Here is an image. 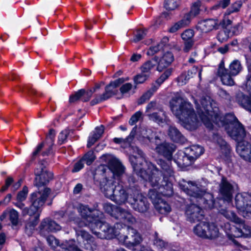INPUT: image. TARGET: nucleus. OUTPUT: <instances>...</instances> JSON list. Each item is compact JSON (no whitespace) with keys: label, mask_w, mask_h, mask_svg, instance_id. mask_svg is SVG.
<instances>
[{"label":"nucleus","mask_w":251,"mask_h":251,"mask_svg":"<svg viewBox=\"0 0 251 251\" xmlns=\"http://www.w3.org/2000/svg\"><path fill=\"white\" fill-rule=\"evenodd\" d=\"M6 216L9 217L13 225L16 226L18 225L19 222V214L16 210L14 209L6 210L0 217V220L3 221Z\"/></svg>","instance_id":"obj_23"},{"label":"nucleus","mask_w":251,"mask_h":251,"mask_svg":"<svg viewBox=\"0 0 251 251\" xmlns=\"http://www.w3.org/2000/svg\"><path fill=\"white\" fill-rule=\"evenodd\" d=\"M170 103L172 112L184 128L189 130H193L199 126L200 122L197 118L192 105L180 95H176L171 100Z\"/></svg>","instance_id":"obj_6"},{"label":"nucleus","mask_w":251,"mask_h":251,"mask_svg":"<svg viewBox=\"0 0 251 251\" xmlns=\"http://www.w3.org/2000/svg\"><path fill=\"white\" fill-rule=\"evenodd\" d=\"M47 241L50 246L52 248L57 247L56 251H59L58 250L59 249V247L62 245V244H66V242H69V241H66L64 243H62L61 245H59V241L53 236L50 235L47 237ZM41 251V249L38 248L33 251ZM60 251H62L61 249Z\"/></svg>","instance_id":"obj_35"},{"label":"nucleus","mask_w":251,"mask_h":251,"mask_svg":"<svg viewBox=\"0 0 251 251\" xmlns=\"http://www.w3.org/2000/svg\"><path fill=\"white\" fill-rule=\"evenodd\" d=\"M243 4L241 0H237L233 3L226 10L225 15H228L233 13H236L240 11Z\"/></svg>","instance_id":"obj_38"},{"label":"nucleus","mask_w":251,"mask_h":251,"mask_svg":"<svg viewBox=\"0 0 251 251\" xmlns=\"http://www.w3.org/2000/svg\"><path fill=\"white\" fill-rule=\"evenodd\" d=\"M249 73L247 76L246 88L248 91L251 90V60H247Z\"/></svg>","instance_id":"obj_44"},{"label":"nucleus","mask_w":251,"mask_h":251,"mask_svg":"<svg viewBox=\"0 0 251 251\" xmlns=\"http://www.w3.org/2000/svg\"><path fill=\"white\" fill-rule=\"evenodd\" d=\"M75 242L74 240H70L69 242H66V244H62L58 251H60L61 249L62 251H82L77 248Z\"/></svg>","instance_id":"obj_37"},{"label":"nucleus","mask_w":251,"mask_h":251,"mask_svg":"<svg viewBox=\"0 0 251 251\" xmlns=\"http://www.w3.org/2000/svg\"><path fill=\"white\" fill-rule=\"evenodd\" d=\"M104 131L103 126L97 127L93 133L89 137L87 143V147L90 148L101 136Z\"/></svg>","instance_id":"obj_26"},{"label":"nucleus","mask_w":251,"mask_h":251,"mask_svg":"<svg viewBox=\"0 0 251 251\" xmlns=\"http://www.w3.org/2000/svg\"><path fill=\"white\" fill-rule=\"evenodd\" d=\"M149 76L148 74H144L141 72L140 74L135 76L134 80L136 84L142 83L147 79Z\"/></svg>","instance_id":"obj_50"},{"label":"nucleus","mask_w":251,"mask_h":251,"mask_svg":"<svg viewBox=\"0 0 251 251\" xmlns=\"http://www.w3.org/2000/svg\"><path fill=\"white\" fill-rule=\"evenodd\" d=\"M184 27L178 21V22L175 23L169 29V32L170 33H175L179 29L183 28Z\"/></svg>","instance_id":"obj_62"},{"label":"nucleus","mask_w":251,"mask_h":251,"mask_svg":"<svg viewBox=\"0 0 251 251\" xmlns=\"http://www.w3.org/2000/svg\"><path fill=\"white\" fill-rule=\"evenodd\" d=\"M96 158L94 153L93 151H88L81 158L83 162H85L87 165H90Z\"/></svg>","instance_id":"obj_40"},{"label":"nucleus","mask_w":251,"mask_h":251,"mask_svg":"<svg viewBox=\"0 0 251 251\" xmlns=\"http://www.w3.org/2000/svg\"><path fill=\"white\" fill-rule=\"evenodd\" d=\"M219 211L225 218L233 223L235 224L242 223V219L238 218L232 211L221 208Z\"/></svg>","instance_id":"obj_30"},{"label":"nucleus","mask_w":251,"mask_h":251,"mask_svg":"<svg viewBox=\"0 0 251 251\" xmlns=\"http://www.w3.org/2000/svg\"><path fill=\"white\" fill-rule=\"evenodd\" d=\"M236 224L238 225V227L233 228L234 233L232 235L234 237L238 238L251 235V228L245 224L244 221L242 220L241 223H237Z\"/></svg>","instance_id":"obj_21"},{"label":"nucleus","mask_w":251,"mask_h":251,"mask_svg":"<svg viewBox=\"0 0 251 251\" xmlns=\"http://www.w3.org/2000/svg\"><path fill=\"white\" fill-rule=\"evenodd\" d=\"M55 135V131L53 129H50L46 138V142L49 144L48 151H47L43 152V156L48 155L50 153L51 150V147L54 143V139Z\"/></svg>","instance_id":"obj_34"},{"label":"nucleus","mask_w":251,"mask_h":251,"mask_svg":"<svg viewBox=\"0 0 251 251\" xmlns=\"http://www.w3.org/2000/svg\"><path fill=\"white\" fill-rule=\"evenodd\" d=\"M184 46L183 48L184 51L187 52H188L192 48L194 41H184Z\"/></svg>","instance_id":"obj_64"},{"label":"nucleus","mask_w":251,"mask_h":251,"mask_svg":"<svg viewBox=\"0 0 251 251\" xmlns=\"http://www.w3.org/2000/svg\"><path fill=\"white\" fill-rule=\"evenodd\" d=\"M190 72H188L187 75L186 73L181 74L177 78L178 82L179 85H183L186 83L187 80L190 78V75H189Z\"/></svg>","instance_id":"obj_52"},{"label":"nucleus","mask_w":251,"mask_h":251,"mask_svg":"<svg viewBox=\"0 0 251 251\" xmlns=\"http://www.w3.org/2000/svg\"><path fill=\"white\" fill-rule=\"evenodd\" d=\"M180 187L186 194L190 196V201L194 203L196 202L199 205L198 206L192 203L186 207L185 214L188 220L191 222H195L202 219L203 211L200 206L205 209L220 207L218 203L214 202L213 195L202 191L196 183L184 181L183 183L180 184Z\"/></svg>","instance_id":"obj_4"},{"label":"nucleus","mask_w":251,"mask_h":251,"mask_svg":"<svg viewBox=\"0 0 251 251\" xmlns=\"http://www.w3.org/2000/svg\"><path fill=\"white\" fill-rule=\"evenodd\" d=\"M238 190L237 184L223 177L219 186V194L223 201L227 202L228 205H231L234 192Z\"/></svg>","instance_id":"obj_11"},{"label":"nucleus","mask_w":251,"mask_h":251,"mask_svg":"<svg viewBox=\"0 0 251 251\" xmlns=\"http://www.w3.org/2000/svg\"><path fill=\"white\" fill-rule=\"evenodd\" d=\"M162 49V46L159 44L156 46L151 47L148 50V54L149 55H153L154 53L157 52Z\"/></svg>","instance_id":"obj_63"},{"label":"nucleus","mask_w":251,"mask_h":251,"mask_svg":"<svg viewBox=\"0 0 251 251\" xmlns=\"http://www.w3.org/2000/svg\"><path fill=\"white\" fill-rule=\"evenodd\" d=\"M236 100L240 105L251 113V97L239 92L237 94Z\"/></svg>","instance_id":"obj_25"},{"label":"nucleus","mask_w":251,"mask_h":251,"mask_svg":"<svg viewBox=\"0 0 251 251\" xmlns=\"http://www.w3.org/2000/svg\"><path fill=\"white\" fill-rule=\"evenodd\" d=\"M68 134L69 131L68 130H64L60 133L58 136V142L59 144H62L65 142Z\"/></svg>","instance_id":"obj_57"},{"label":"nucleus","mask_w":251,"mask_h":251,"mask_svg":"<svg viewBox=\"0 0 251 251\" xmlns=\"http://www.w3.org/2000/svg\"><path fill=\"white\" fill-rule=\"evenodd\" d=\"M77 210L83 218L86 220L88 223L80 222L78 221L79 219L78 218H75L72 216L70 217V220L74 221L79 226L88 225L92 230H93L96 220L103 219V214L101 212L97 209H91L86 205L80 204L77 208Z\"/></svg>","instance_id":"obj_9"},{"label":"nucleus","mask_w":251,"mask_h":251,"mask_svg":"<svg viewBox=\"0 0 251 251\" xmlns=\"http://www.w3.org/2000/svg\"><path fill=\"white\" fill-rule=\"evenodd\" d=\"M133 154L129 156V160L133 171L137 176L148 181L152 187L156 188L150 190L148 195L152 201L155 208L160 214L166 215L171 210L170 205L161 198V194L169 197L173 193L172 181L170 178L164 182V179L159 185L160 173L156 167L151 162H147L144 158L142 151L138 148L133 149Z\"/></svg>","instance_id":"obj_2"},{"label":"nucleus","mask_w":251,"mask_h":251,"mask_svg":"<svg viewBox=\"0 0 251 251\" xmlns=\"http://www.w3.org/2000/svg\"><path fill=\"white\" fill-rule=\"evenodd\" d=\"M185 151L186 153L189 154V155L193 157V158L195 160L204 152L203 148L199 145H193L186 149Z\"/></svg>","instance_id":"obj_27"},{"label":"nucleus","mask_w":251,"mask_h":251,"mask_svg":"<svg viewBox=\"0 0 251 251\" xmlns=\"http://www.w3.org/2000/svg\"><path fill=\"white\" fill-rule=\"evenodd\" d=\"M102 161L107 164L113 174L114 181L112 179L103 178L100 181V188L105 197L121 204L127 200V192L126 190L121 181L124 175L125 168L121 162L114 156L104 155L101 157Z\"/></svg>","instance_id":"obj_3"},{"label":"nucleus","mask_w":251,"mask_h":251,"mask_svg":"<svg viewBox=\"0 0 251 251\" xmlns=\"http://www.w3.org/2000/svg\"><path fill=\"white\" fill-rule=\"evenodd\" d=\"M180 4V0H165L164 8L168 11H173L178 7Z\"/></svg>","instance_id":"obj_36"},{"label":"nucleus","mask_w":251,"mask_h":251,"mask_svg":"<svg viewBox=\"0 0 251 251\" xmlns=\"http://www.w3.org/2000/svg\"><path fill=\"white\" fill-rule=\"evenodd\" d=\"M141 134L144 138H148L150 142H153V137L154 134L151 129H148L146 127L142 128L141 130Z\"/></svg>","instance_id":"obj_41"},{"label":"nucleus","mask_w":251,"mask_h":251,"mask_svg":"<svg viewBox=\"0 0 251 251\" xmlns=\"http://www.w3.org/2000/svg\"><path fill=\"white\" fill-rule=\"evenodd\" d=\"M195 103L201 121L207 128L211 129L213 123L218 126H224L227 134L237 142L236 151L245 160L251 162V144L243 141L246 133L242 124L232 113L222 117L218 108L210 97L205 96Z\"/></svg>","instance_id":"obj_1"},{"label":"nucleus","mask_w":251,"mask_h":251,"mask_svg":"<svg viewBox=\"0 0 251 251\" xmlns=\"http://www.w3.org/2000/svg\"><path fill=\"white\" fill-rule=\"evenodd\" d=\"M207 227L206 238L212 239L219 237L220 234L219 229L214 224L207 223Z\"/></svg>","instance_id":"obj_31"},{"label":"nucleus","mask_w":251,"mask_h":251,"mask_svg":"<svg viewBox=\"0 0 251 251\" xmlns=\"http://www.w3.org/2000/svg\"><path fill=\"white\" fill-rule=\"evenodd\" d=\"M157 104L156 101H151L148 104L146 108V113L147 114L150 113L152 111L155 110L156 109Z\"/></svg>","instance_id":"obj_60"},{"label":"nucleus","mask_w":251,"mask_h":251,"mask_svg":"<svg viewBox=\"0 0 251 251\" xmlns=\"http://www.w3.org/2000/svg\"><path fill=\"white\" fill-rule=\"evenodd\" d=\"M218 74L223 84L227 86H233L234 85V81L231 77L232 75L225 68L224 62L223 61L219 64Z\"/></svg>","instance_id":"obj_16"},{"label":"nucleus","mask_w":251,"mask_h":251,"mask_svg":"<svg viewBox=\"0 0 251 251\" xmlns=\"http://www.w3.org/2000/svg\"><path fill=\"white\" fill-rule=\"evenodd\" d=\"M213 142L217 144L222 152L227 154L230 151V148L227 145L226 142L218 135H214L213 138Z\"/></svg>","instance_id":"obj_32"},{"label":"nucleus","mask_w":251,"mask_h":251,"mask_svg":"<svg viewBox=\"0 0 251 251\" xmlns=\"http://www.w3.org/2000/svg\"><path fill=\"white\" fill-rule=\"evenodd\" d=\"M83 167L84 162L83 160L81 159L75 164L74 168L72 170V172L74 173L77 172L79 171L81 169H82Z\"/></svg>","instance_id":"obj_61"},{"label":"nucleus","mask_w":251,"mask_h":251,"mask_svg":"<svg viewBox=\"0 0 251 251\" xmlns=\"http://www.w3.org/2000/svg\"><path fill=\"white\" fill-rule=\"evenodd\" d=\"M201 5V2L200 0H197L193 2L191 5V9L189 12L194 17L197 16L200 11V8Z\"/></svg>","instance_id":"obj_39"},{"label":"nucleus","mask_w":251,"mask_h":251,"mask_svg":"<svg viewBox=\"0 0 251 251\" xmlns=\"http://www.w3.org/2000/svg\"><path fill=\"white\" fill-rule=\"evenodd\" d=\"M233 227H238L237 226H231L230 224L227 223L225 224L224 226V230L228 236V238L231 240L234 241V238H236L234 237L232 234L234 233V230L233 229Z\"/></svg>","instance_id":"obj_42"},{"label":"nucleus","mask_w":251,"mask_h":251,"mask_svg":"<svg viewBox=\"0 0 251 251\" xmlns=\"http://www.w3.org/2000/svg\"><path fill=\"white\" fill-rule=\"evenodd\" d=\"M146 35L144 30H139L136 31L133 38V42H137L142 40Z\"/></svg>","instance_id":"obj_51"},{"label":"nucleus","mask_w":251,"mask_h":251,"mask_svg":"<svg viewBox=\"0 0 251 251\" xmlns=\"http://www.w3.org/2000/svg\"><path fill=\"white\" fill-rule=\"evenodd\" d=\"M194 35V32L193 30L187 29L181 33V37L184 41H194L193 39Z\"/></svg>","instance_id":"obj_43"},{"label":"nucleus","mask_w":251,"mask_h":251,"mask_svg":"<svg viewBox=\"0 0 251 251\" xmlns=\"http://www.w3.org/2000/svg\"><path fill=\"white\" fill-rule=\"evenodd\" d=\"M154 139L155 144L157 145L155 147L156 152L167 159V161L161 159L157 161L158 164L163 170L164 182H166V180L168 181V179H166V178H170L171 180H173L174 179V172L171 166V159L175 147L174 145L167 143L160 144V139L158 136H154Z\"/></svg>","instance_id":"obj_7"},{"label":"nucleus","mask_w":251,"mask_h":251,"mask_svg":"<svg viewBox=\"0 0 251 251\" xmlns=\"http://www.w3.org/2000/svg\"><path fill=\"white\" fill-rule=\"evenodd\" d=\"M132 85L130 83H126L123 84L120 88V90L122 94L128 93L132 88Z\"/></svg>","instance_id":"obj_59"},{"label":"nucleus","mask_w":251,"mask_h":251,"mask_svg":"<svg viewBox=\"0 0 251 251\" xmlns=\"http://www.w3.org/2000/svg\"><path fill=\"white\" fill-rule=\"evenodd\" d=\"M155 64L152 61H148L143 65L141 67V72L144 74H148L150 75L151 70L154 67Z\"/></svg>","instance_id":"obj_45"},{"label":"nucleus","mask_w":251,"mask_h":251,"mask_svg":"<svg viewBox=\"0 0 251 251\" xmlns=\"http://www.w3.org/2000/svg\"><path fill=\"white\" fill-rule=\"evenodd\" d=\"M128 79L126 78L125 79L124 78H118L114 81L111 82L108 85L105 87L104 93L97 97L95 99L91 101V103L92 105H95L100 101L105 100L114 95H115L118 90L117 88L121 84L123 83L126 80H127Z\"/></svg>","instance_id":"obj_13"},{"label":"nucleus","mask_w":251,"mask_h":251,"mask_svg":"<svg viewBox=\"0 0 251 251\" xmlns=\"http://www.w3.org/2000/svg\"><path fill=\"white\" fill-rule=\"evenodd\" d=\"M126 202L130 203L134 210L140 212H146L149 207V203L147 198L139 193H137L136 196L133 198L129 197L127 194V200Z\"/></svg>","instance_id":"obj_14"},{"label":"nucleus","mask_w":251,"mask_h":251,"mask_svg":"<svg viewBox=\"0 0 251 251\" xmlns=\"http://www.w3.org/2000/svg\"><path fill=\"white\" fill-rule=\"evenodd\" d=\"M82 91L84 92L83 93V95L81 96L82 97V100L83 101H88L91 97L92 96V94H93L94 92L92 90H89L87 91H85L84 90L82 89Z\"/></svg>","instance_id":"obj_58"},{"label":"nucleus","mask_w":251,"mask_h":251,"mask_svg":"<svg viewBox=\"0 0 251 251\" xmlns=\"http://www.w3.org/2000/svg\"><path fill=\"white\" fill-rule=\"evenodd\" d=\"M168 135L172 140L176 142L184 141V137L181 133L175 126H170L168 129Z\"/></svg>","instance_id":"obj_28"},{"label":"nucleus","mask_w":251,"mask_h":251,"mask_svg":"<svg viewBox=\"0 0 251 251\" xmlns=\"http://www.w3.org/2000/svg\"><path fill=\"white\" fill-rule=\"evenodd\" d=\"M152 96V92L151 91H148L145 93L138 100V104L140 105L144 103L148 100Z\"/></svg>","instance_id":"obj_49"},{"label":"nucleus","mask_w":251,"mask_h":251,"mask_svg":"<svg viewBox=\"0 0 251 251\" xmlns=\"http://www.w3.org/2000/svg\"><path fill=\"white\" fill-rule=\"evenodd\" d=\"M77 235V240H79L81 239L83 240L84 244L85 245V248L88 249L90 247L92 248V245H95L94 243V238L92 237L88 232L84 230H79L76 232Z\"/></svg>","instance_id":"obj_24"},{"label":"nucleus","mask_w":251,"mask_h":251,"mask_svg":"<svg viewBox=\"0 0 251 251\" xmlns=\"http://www.w3.org/2000/svg\"><path fill=\"white\" fill-rule=\"evenodd\" d=\"M150 120L157 123L159 125H162L166 123L169 125L168 120L167 119L165 113L162 110H160L157 112L147 114Z\"/></svg>","instance_id":"obj_22"},{"label":"nucleus","mask_w":251,"mask_h":251,"mask_svg":"<svg viewBox=\"0 0 251 251\" xmlns=\"http://www.w3.org/2000/svg\"><path fill=\"white\" fill-rule=\"evenodd\" d=\"M143 118V113L140 111L135 112L129 121V124L132 126L136 124L141 118Z\"/></svg>","instance_id":"obj_46"},{"label":"nucleus","mask_w":251,"mask_h":251,"mask_svg":"<svg viewBox=\"0 0 251 251\" xmlns=\"http://www.w3.org/2000/svg\"><path fill=\"white\" fill-rule=\"evenodd\" d=\"M174 59V55L171 52H165L162 56L159 58L157 57L154 58V61L158 63L157 69L161 72L164 69L168 67L173 61Z\"/></svg>","instance_id":"obj_17"},{"label":"nucleus","mask_w":251,"mask_h":251,"mask_svg":"<svg viewBox=\"0 0 251 251\" xmlns=\"http://www.w3.org/2000/svg\"><path fill=\"white\" fill-rule=\"evenodd\" d=\"M102 220H96L93 230H92L98 237L107 239L117 237L121 243L129 249L141 242V236L136 230L130 227L129 225L123 227L120 224L117 223L112 227Z\"/></svg>","instance_id":"obj_5"},{"label":"nucleus","mask_w":251,"mask_h":251,"mask_svg":"<svg viewBox=\"0 0 251 251\" xmlns=\"http://www.w3.org/2000/svg\"><path fill=\"white\" fill-rule=\"evenodd\" d=\"M219 23L215 19H209L200 21L197 25L198 30L207 33L218 28Z\"/></svg>","instance_id":"obj_18"},{"label":"nucleus","mask_w":251,"mask_h":251,"mask_svg":"<svg viewBox=\"0 0 251 251\" xmlns=\"http://www.w3.org/2000/svg\"><path fill=\"white\" fill-rule=\"evenodd\" d=\"M153 243L158 248H162L165 246V243L158 237V234L156 232H155L153 235Z\"/></svg>","instance_id":"obj_48"},{"label":"nucleus","mask_w":251,"mask_h":251,"mask_svg":"<svg viewBox=\"0 0 251 251\" xmlns=\"http://www.w3.org/2000/svg\"><path fill=\"white\" fill-rule=\"evenodd\" d=\"M229 36V33H227L225 30H221L217 35V39L220 42H223L227 39Z\"/></svg>","instance_id":"obj_53"},{"label":"nucleus","mask_w":251,"mask_h":251,"mask_svg":"<svg viewBox=\"0 0 251 251\" xmlns=\"http://www.w3.org/2000/svg\"><path fill=\"white\" fill-rule=\"evenodd\" d=\"M194 17L192 16L191 14L188 12L184 15L182 19L179 21V22L184 27L190 24L192 19Z\"/></svg>","instance_id":"obj_47"},{"label":"nucleus","mask_w":251,"mask_h":251,"mask_svg":"<svg viewBox=\"0 0 251 251\" xmlns=\"http://www.w3.org/2000/svg\"><path fill=\"white\" fill-rule=\"evenodd\" d=\"M34 173L36 176L35 181L39 186L46 184L53 176L51 172H49L46 170L44 161L39 163Z\"/></svg>","instance_id":"obj_15"},{"label":"nucleus","mask_w":251,"mask_h":251,"mask_svg":"<svg viewBox=\"0 0 251 251\" xmlns=\"http://www.w3.org/2000/svg\"><path fill=\"white\" fill-rule=\"evenodd\" d=\"M61 226L54 221L49 219H45L40 226V232L45 234V231H55L60 230Z\"/></svg>","instance_id":"obj_20"},{"label":"nucleus","mask_w":251,"mask_h":251,"mask_svg":"<svg viewBox=\"0 0 251 251\" xmlns=\"http://www.w3.org/2000/svg\"><path fill=\"white\" fill-rule=\"evenodd\" d=\"M84 92L82 91V90H80L78 92H77L75 94L72 95L70 97V102H75L77 100H78L79 99L81 98V96L83 95V93Z\"/></svg>","instance_id":"obj_54"},{"label":"nucleus","mask_w":251,"mask_h":251,"mask_svg":"<svg viewBox=\"0 0 251 251\" xmlns=\"http://www.w3.org/2000/svg\"><path fill=\"white\" fill-rule=\"evenodd\" d=\"M50 192L49 188L43 186L39 189V191L32 193L30 196L31 205L30 209L26 207L23 208V214H28L30 216L34 215V218L37 219Z\"/></svg>","instance_id":"obj_8"},{"label":"nucleus","mask_w":251,"mask_h":251,"mask_svg":"<svg viewBox=\"0 0 251 251\" xmlns=\"http://www.w3.org/2000/svg\"><path fill=\"white\" fill-rule=\"evenodd\" d=\"M207 224L206 222H201L197 224L193 229L194 233L200 237L206 238Z\"/></svg>","instance_id":"obj_29"},{"label":"nucleus","mask_w":251,"mask_h":251,"mask_svg":"<svg viewBox=\"0 0 251 251\" xmlns=\"http://www.w3.org/2000/svg\"><path fill=\"white\" fill-rule=\"evenodd\" d=\"M27 192V188L26 187H24L22 191L18 193L17 195V200L21 201H24L26 197Z\"/></svg>","instance_id":"obj_56"},{"label":"nucleus","mask_w":251,"mask_h":251,"mask_svg":"<svg viewBox=\"0 0 251 251\" xmlns=\"http://www.w3.org/2000/svg\"><path fill=\"white\" fill-rule=\"evenodd\" d=\"M103 207L106 212L120 220L125 225H132L136 221L135 219L127 210L116 207L109 203L103 204Z\"/></svg>","instance_id":"obj_10"},{"label":"nucleus","mask_w":251,"mask_h":251,"mask_svg":"<svg viewBox=\"0 0 251 251\" xmlns=\"http://www.w3.org/2000/svg\"><path fill=\"white\" fill-rule=\"evenodd\" d=\"M229 72L233 76L237 75L242 70L240 62L238 60H234L229 65Z\"/></svg>","instance_id":"obj_33"},{"label":"nucleus","mask_w":251,"mask_h":251,"mask_svg":"<svg viewBox=\"0 0 251 251\" xmlns=\"http://www.w3.org/2000/svg\"><path fill=\"white\" fill-rule=\"evenodd\" d=\"M193 157L186 153V151H179L175 156V162L181 168L186 167L192 164L194 161Z\"/></svg>","instance_id":"obj_19"},{"label":"nucleus","mask_w":251,"mask_h":251,"mask_svg":"<svg viewBox=\"0 0 251 251\" xmlns=\"http://www.w3.org/2000/svg\"><path fill=\"white\" fill-rule=\"evenodd\" d=\"M235 200L236 208L243 216L250 217L251 214V194L239 193L236 195Z\"/></svg>","instance_id":"obj_12"},{"label":"nucleus","mask_w":251,"mask_h":251,"mask_svg":"<svg viewBox=\"0 0 251 251\" xmlns=\"http://www.w3.org/2000/svg\"><path fill=\"white\" fill-rule=\"evenodd\" d=\"M243 26L241 23H238L231 27L230 32L233 35H238L241 32Z\"/></svg>","instance_id":"obj_55"}]
</instances>
